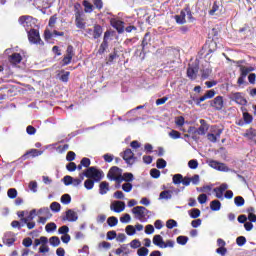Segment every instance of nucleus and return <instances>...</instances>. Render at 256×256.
I'll return each mask as SVG.
<instances>
[{
    "label": "nucleus",
    "instance_id": "774afa93",
    "mask_svg": "<svg viewBox=\"0 0 256 256\" xmlns=\"http://www.w3.org/2000/svg\"><path fill=\"white\" fill-rule=\"evenodd\" d=\"M22 245L24 247H31V245H33V239H31L30 237L24 238L22 241Z\"/></svg>",
    "mask_w": 256,
    "mask_h": 256
},
{
    "label": "nucleus",
    "instance_id": "e2e57ef3",
    "mask_svg": "<svg viewBox=\"0 0 256 256\" xmlns=\"http://www.w3.org/2000/svg\"><path fill=\"white\" fill-rule=\"evenodd\" d=\"M130 247L132 249H139L141 247V241L139 239H134L130 242Z\"/></svg>",
    "mask_w": 256,
    "mask_h": 256
},
{
    "label": "nucleus",
    "instance_id": "3c124183",
    "mask_svg": "<svg viewBox=\"0 0 256 256\" xmlns=\"http://www.w3.org/2000/svg\"><path fill=\"white\" fill-rule=\"evenodd\" d=\"M137 255L138 256H148L149 255V250L146 247H139L137 250Z\"/></svg>",
    "mask_w": 256,
    "mask_h": 256
},
{
    "label": "nucleus",
    "instance_id": "7c9ffc66",
    "mask_svg": "<svg viewBox=\"0 0 256 256\" xmlns=\"http://www.w3.org/2000/svg\"><path fill=\"white\" fill-rule=\"evenodd\" d=\"M82 5L86 13H93V4L87 0H83Z\"/></svg>",
    "mask_w": 256,
    "mask_h": 256
},
{
    "label": "nucleus",
    "instance_id": "f3484780",
    "mask_svg": "<svg viewBox=\"0 0 256 256\" xmlns=\"http://www.w3.org/2000/svg\"><path fill=\"white\" fill-rule=\"evenodd\" d=\"M111 191V188L109 187V182L107 181H102L99 184V193L101 195H107Z\"/></svg>",
    "mask_w": 256,
    "mask_h": 256
},
{
    "label": "nucleus",
    "instance_id": "b1692460",
    "mask_svg": "<svg viewBox=\"0 0 256 256\" xmlns=\"http://www.w3.org/2000/svg\"><path fill=\"white\" fill-rule=\"evenodd\" d=\"M75 23L78 29H85V23L81 19V12L79 11L75 14Z\"/></svg>",
    "mask_w": 256,
    "mask_h": 256
},
{
    "label": "nucleus",
    "instance_id": "f704fd0d",
    "mask_svg": "<svg viewBox=\"0 0 256 256\" xmlns=\"http://www.w3.org/2000/svg\"><path fill=\"white\" fill-rule=\"evenodd\" d=\"M45 231L47 233H53V231H57V224H55V222H49L45 226Z\"/></svg>",
    "mask_w": 256,
    "mask_h": 256
},
{
    "label": "nucleus",
    "instance_id": "a18cd8bd",
    "mask_svg": "<svg viewBox=\"0 0 256 256\" xmlns=\"http://www.w3.org/2000/svg\"><path fill=\"white\" fill-rule=\"evenodd\" d=\"M157 169H165L167 167V161L163 158H159L156 162Z\"/></svg>",
    "mask_w": 256,
    "mask_h": 256
},
{
    "label": "nucleus",
    "instance_id": "423d86ee",
    "mask_svg": "<svg viewBox=\"0 0 256 256\" xmlns=\"http://www.w3.org/2000/svg\"><path fill=\"white\" fill-rule=\"evenodd\" d=\"M209 166L212 167V169H216V171H223L224 173L231 171L225 163L218 162L217 160H210Z\"/></svg>",
    "mask_w": 256,
    "mask_h": 256
},
{
    "label": "nucleus",
    "instance_id": "412c9836",
    "mask_svg": "<svg viewBox=\"0 0 256 256\" xmlns=\"http://www.w3.org/2000/svg\"><path fill=\"white\" fill-rule=\"evenodd\" d=\"M149 45H151V33H146L141 43L142 51H145Z\"/></svg>",
    "mask_w": 256,
    "mask_h": 256
},
{
    "label": "nucleus",
    "instance_id": "0e129e2a",
    "mask_svg": "<svg viewBox=\"0 0 256 256\" xmlns=\"http://www.w3.org/2000/svg\"><path fill=\"white\" fill-rule=\"evenodd\" d=\"M66 169L67 171H70V173H73V171H77V164H75V162H69L66 165Z\"/></svg>",
    "mask_w": 256,
    "mask_h": 256
},
{
    "label": "nucleus",
    "instance_id": "49530a36",
    "mask_svg": "<svg viewBox=\"0 0 256 256\" xmlns=\"http://www.w3.org/2000/svg\"><path fill=\"white\" fill-rule=\"evenodd\" d=\"M150 176L152 179H159V177H161V171L157 168H153L150 170Z\"/></svg>",
    "mask_w": 256,
    "mask_h": 256
},
{
    "label": "nucleus",
    "instance_id": "20e7f679",
    "mask_svg": "<svg viewBox=\"0 0 256 256\" xmlns=\"http://www.w3.org/2000/svg\"><path fill=\"white\" fill-rule=\"evenodd\" d=\"M131 211L133 215H135V219L141 223H147V218H145V206H136Z\"/></svg>",
    "mask_w": 256,
    "mask_h": 256
},
{
    "label": "nucleus",
    "instance_id": "052dcab7",
    "mask_svg": "<svg viewBox=\"0 0 256 256\" xmlns=\"http://www.w3.org/2000/svg\"><path fill=\"white\" fill-rule=\"evenodd\" d=\"M120 249H122V256H127L131 253V250L129 249V244H123L120 246Z\"/></svg>",
    "mask_w": 256,
    "mask_h": 256
},
{
    "label": "nucleus",
    "instance_id": "f03ea898",
    "mask_svg": "<svg viewBox=\"0 0 256 256\" xmlns=\"http://www.w3.org/2000/svg\"><path fill=\"white\" fill-rule=\"evenodd\" d=\"M238 68L240 70V76L238 77L237 84L240 86L245 85V83H247L245 81V79H247V76L250 73H253V71H255V67H253V66L247 67L244 65H238Z\"/></svg>",
    "mask_w": 256,
    "mask_h": 256
},
{
    "label": "nucleus",
    "instance_id": "393cba45",
    "mask_svg": "<svg viewBox=\"0 0 256 256\" xmlns=\"http://www.w3.org/2000/svg\"><path fill=\"white\" fill-rule=\"evenodd\" d=\"M242 119L244 120V123H246V125H251V123H253V115L247 112V109L242 112Z\"/></svg>",
    "mask_w": 256,
    "mask_h": 256
},
{
    "label": "nucleus",
    "instance_id": "58836bf2",
    "mask_svg": "<svg viewBox=\"0 0 256 256\" xmlns=\"http://www.w3.org/2000/svg\"><path fill=\"white\" fill-rule=\"evenodd\" d=\"M125 231H126V235H129V237H133V235H135V233H137V230L135 229V226H133V225L126 226Z\"/></svg>",
    "mask_w": 256,
    "mask_h": 256
},
{
    "label": "nucleus",
    "instance_id": "4d7b16f0",
    "mask_svg": "<svg viewBox=\"0 0 256 256\" xmlns=\"http://www.w3.org/2000/svg\"><path fill=\"white\" fill-rule=\"evenodd\" d=\"M58 235H69V226L63 225L58 229Z\"/></svg>",
    "mask_w": 256,
    "mask_h": 256
},
{
    "label": "nucleus",
    "instance_id": "4be33fe9",
    "mask_svg": "<svg viewBox=\"0 0 256 256\" xmlns=\"http://www.w3.org/2000/svg\"><path fill=\"white\" fill-rule=\"evenodd\" d=\"M37 215H43L42 217H47V219H51V217H53V214H51V210L49 209V207L40 208L37 211Z\"/></svg>",
    "mask_w": 256,
    "mask_h": 256
},
{
    "label": "nucleus",
    "instance_id": "9d476101",
    "mask_svg": "<svg viewBox=\"0 0 256 256\" xmlns=\"http://www.w3.org/2000/svg\"><path fill=\"white\" fill-rule=\"evenodd\" d=\"M79 219V215L73 209H68L65 215L62 216V221H69L70 223H75Z\"/></svg>",
    "mask_w": 256,
    "mask_h": 256
},
{
    "label": "nucleus",
    "instance_id": "a19ab883",
    "mask_svg": "<svg viewBox=\"0 0 256 256\" xmlns=\"http://www.w3.org/2000/svg\"><path fill=\"white\" fill-rule=\"evenodd\" d=\"M229 189V185L227 183H222L219 187H216L213 189L214 193H217V191H221V193H225Z\"/></svg>",
    "mask_w": 256,
    "mask_h": 256
},
{
    "label": "nucleus",
    "instance_id": "2f4dec72",
    "mask_svg": "<svg viewBox=\"0 0 256 256\" xmlns=\"http://www.w3.org/2000/svg\"><path fill=\"white\" fill-rule=\"evenodd\" d=\"M49 243L52 247H59L61 245V239L58 236H52L49 238Z\"/></svg>",
    "mask_w": 256,
    "mask_h": 256
},
{
    "label": "nucleus",
    "instance_id": "69168bd1",
    "mask_svg": "<svg viewBox=\"0 0 256 256\" xmlns=\"http://www.w3.org/2000/svg\"><path fill=\"white\" fill-rule=\"evenodd\" d=\"M208 197H207V194H200L199 196H198V202L200 203V205H205V203H207V201H208Z\"/></svg>",
    "mask_w": 256,
    "mask_h": 256
},
{
    "label": "nucleus",
    "instance_id": "c756f323",
    "mask_svg": "<svg viewBox=\"0 0 256 256\" xmlns=\"http://www.w3.org/2000/svg\"><path fill=\"white\" fill-rule=\"evenodd\" d=\"M172 183L174 185H181L183 183V175L182 174H174L172 176Z\"/></svg>",
    "mask_w": 256,
    "mask_h": 256
},
{
    "label": "nucleus",
    "instance_id": "c9c22d12",
    "mask_svg": "<svg viewBox=\"0 0 256 256\" xmlns=\"http://www.w3.org/2000/svg\"><path fill=\"white\" fill-rule=\"evenodd\" d=\"M123 178H124L125 183H131L132 181L135 180V176L131 172H125L123 174Z\"/></svg>",
    "mask_w": 256,
    "mask_h": 256
},
{
    "label": "nucleus",
    "instance_id": "1a4fd4ad",
    "mask_svg": "<svg viewBox=\"0 0 256 256\" xmlns=\"http://www.w3.org/2000/svg\"><path fill=\"white\" fill-rule=\"evenodd\" d=\"M229 99L231 101H234L238 105H247V99L243 97V94L241 92H235L229 94Z\"/></svg>",
    "mask_w": 256,
    "mask_h": 256
},
{
    "label": "nucleus",
    "instance_id": "ddd939ff",
    "mask_svg": "<svg viewBox=\"0 0 256 256\" xmlns=\"http://www.w3.org/2000/svg\"><path fill=\"white\" fill-rule=\"evenodd\" d=\"M16 241H17V238L15 237V233L7 232L4 235V243H6L7 247H13Z\"/></svg>",
    "mask_w": 256,
    "mask_h": 256
},
{
    "label": "nucleus",
    "instance_id": "dca6fc26",
    "mask_svg": "<svg viewBox=\"0 0 256 256\" xmlns=\"http://www.w3.org/2000/svg\"><path fill=\"white\" fill-rule=\"evenodd\" d=\"M31 21H33V17L27 15L20 16L18 19V23L22 25V27H29V25H31Z\"/></svg>",
    "mask_w": 256,
    "mask_h": 256
},
{
    "label": "nucleus",
    "instance_id": "e433bc0d",
    "mask_svg": "<svg viewBox=\"0 0 256 256\" xmlns=\"http://www.w3.org/2000/svg\"><path fill=\"white\" fill-rule=\"evenodd\" d=\"M234 204L236 205V207H243V205H245V198H243L242 196H236L234 198Z\"/></svg>",
    "mask_w": 256,
    "mask_h": 256
},
{
    "label": "nucleus",
    "instance_id": "7ed1b4c3",
    "mask_svg": "<svg viewBox=\"0 0 256 256\" xmlns=\"http://www.w3.org/2000/svg\"><path fill=\"white\" fill-rule=\"evenodd\" d=\"M87 170H90L88 179H92L96 183H99L105 177V174L103 173V170L97 168V166H91L87 168Z\"/></svg>",
    "mask_w": 256,
    "mask_h": 256
},
{
    "label": "nucleus",
    "instance_id": "8fccbe9b",
    "mask_svg": "<svg viewBox=\"0 0 256 256\" xmlns=\"http://www.w3.org/2000/svg\"><path fill=\"white\" fill-rule=\"evenodd\" d=\"M245 243H247V238H245V236H238L236 238V245H238V247H243Z\"/></svg>",
    "mask_w": 256,
    "mask_h": 256
},
{
    "label": "nucleus",
    "instance_id": "680f3d73",
    "mask_svg": "<svg viewBox=\"0 0 256 256\" xmlns=\"http://www.w3.org/2000/svg\"><path fill=\"white\" fill-rule=\"evenodd\" d=\"M120 222L125 224L131 223V215L128 213L124 214L123 216L120 217Z\"/></svg>",
    "mask_w": 256,
    "mask_h": 256
},
{
    "label": "nucleus",
    "instance_id": "4468645a",
    "mask_svg": "<svg viewBox=\"0 0 256 256\" xmlns=\"http://www.w3.org/2000/svg\"><path fill=\"white\" fill-rule=\"evenodd\" d=\"M199 73V66H189L187 68V77L191 79V81H195L197 79V74Z\"/></svg>",
    "mask_w": 256,
    "mask_h": 256
},
{
    "label": "nucleus",
    "instance_id": "09e8293b",
    "mask_svg": "<svg viewBox=\"0 0 256 256\" xmlns=\"http://www.w3.org/2000/svg\"><path fill=\"white\" fill-rule=\"evenodd\" d=\"M178 226V223L175 219H169L166 221V227L167 229H175V227Z\"/></svg>",
    "mask_w": 256,
    "mask_h": 256
},
{
    "label": "nucleus",
    "instance_id": "c03bdc74",
    "mask_svg": "<svg viewBox=\"0 0 256 256\" xmlns=\"http://www.w3.org/2000/svg\"><path fill=\"white\" fill-rule=\"evenodd\" d=\"M60 201L63 205H69L71 203V195L64 194L61 196Z\"/></svg>",
    "mask_w": 256,
    "mask_h": 256
},
{
    "label": "nucleus",
    "instance_id": "bb28decb",
    "mask_svg": "<svg viewBox=\"0 0 256 256\" xmlns=\"http://www.w3.org/2000/svg\"><path fill=\"white\" fill-rule=\"evenodd\" d=\"M210 209L211 211H221V201L218 199L212 200L210 202Z\"/></svg>",
    "mask_w": 256,
    "mask_h": 256
},
{
    "label": "nucleus",
    "instance_id": "0eeeda50",
    "mask_svg": "<svg viewBox=\"0 0 256 256\" xmlns=\"http://www.w3.org/2000/svg\"><path fill=\"white\" fill-rule=\"evenodd\" d=\"M210 107H213L216 111H221L225 107V101L223 96H216L213 100L210 101Z\"/></svg>",
    "mask_w": 256,
    "mask_h": 256
},
{
    "label": "nucleus",
    "instance_id": "338daca9",
    "mask_svg": "<svg viewBox=\"0 0 256 256\" xmlns=\"http://www.w3.org/2000/svg\"><path fill=\"white\" fill-rule=\"evenodd\" d=\"M28 187L30 189V191H32V193H37V181H30L28 184Z\"/></svg>",
    "mask_w": 256,
    "mask_h": 256
},
{
    "label": "nucleus",
    "instance_id": "79ce46f5",
    "mask_svg": "<svg viewBox=\"0 0 256 256\" xmlns=\"http://www.w3.org/2000/svg\"><path fill=\"white\" fill-rule=\"evenodd\" d=\"M189 241V237L187 236H178L176 239V242L178 243V245H187V242Z\"/></svg>",
    "mask_w": 256,
    "mask_h": 256
},
{
    "label": "nucleus",
    "instance_id": "37998d69",
    "mask_svg": "<svg viewBox=\"0 0 256 256\" xmlns=\"http://www.w3.org/2000/svg\"><path fill=\"white\" fill-rule=\"evenodd\" d=\"M62 75L60 76V81L62 83H67L69 81V76L71 75V72L62 70Z\"/></svg>",
    "mask_w": 256,
    "mask_h": 256
},
{
    "label": "nucleus",
    "instance_id": "de8ad7c7",
    "mask_svg": "<svg viewBox=\"0 0 256 256\" xmlns=\"http://www.w3.org/2000/svg\"><path fill=\"white\" fill-rule=\"evenodd\" d=\"M73 179L74 178L72 176L66 175L62 178V182L66 187H69V185H72Z\"/></svg>",
    "mask_w": 256,
    "mask_h": 256
},
{
    "label": "nucleus",
    "instance_id": "bf43d9fd",
    "mask_svg": "<svg viewBox=\"0 0 256 256\" xmlns=\"http://www.w3.org/2000/svg\"><path fill=\"white\" fill-rule=\"evenodd\" d=\"M29 155H31V157H37V149H31V150L27 151L22 156V159H27V157H29Z\"/></svg>",
    "mask_w": 256,
    "mask_h": 256
},
{
    "label": "nucleus",
    "instance_id": "603ef678",
    "mask_svg": "<svg viewBox=\"0 0 256 256\" xmlns=\"http://www.w3.org/2000/svg\"><path fill=\"white\" fill-rule=\"evenodd\" d=\"M244 137H248V139H253V137H256V130L253 128L246 130Z\"/></svg>",
    "mask_w": 256,
    "mask_h": 256
},
{
    "label": "nucleus",
    "instance_id": "6e6d98bb",
    "mask_svg": "<svg viewBox=\"0 0 256 256\" xmlns=\"http://www.w3.org/2000/svg\"><path fill=\"white\" fill-rule=\"evenodd\" d=\"M81 165L85 167V169H89L91 167V159L84 157L80 161Z\"/></svg>",
    "mask_w": 256,
    "mask_h": 256
},
{
    "label": "nucleus",
    "instance_id": "aec40b11",
    "mask_svg": "<svg viewBox=\"0 0 256 256\" xmlns=\"http://www.w3.org/2000/svg\"><path fill=\"white\" fill-rule=\"evenodd\" d=\"M152 243L156 245V247H160V249H163V245L165 244V241L163 240V236L156 234L153 237Z\"/></svg>",
    "mask_w": 256,
    "mask_h": 256
},
{
    "label": "nucleus",
    "instance_id": "6ab92c4d",
    "mask_svg": "<svg viewBox=\"0 0 256 256\" xmlns=\"http://www.w3.org/2000/svg\"><path fill=\"white\" fill-rule=\"evenodd\" d=\"M9 61L13 65H19V63L23 61V57L21 56L20 53H13L12 55L9 56Z\"/></svg>",
    "mask_w": 256,
    "mask_h": 256
},
{
    "label": "nucleus",
    "instance_id": "5701e85b",
    "mask_svg": "<svg viewBox=\"0 0 256 256\" xmlns=\"http://www.w3.org/2000/svg\"><path fill=\"white\" fill-rule=\"evenodd\" d=\"M160 200L169 201V199H173V191L171 190H164L159 194Z\"/></svg>",
    "mask_w": 256,
    "mask_h": 256
},
{
    "label": "nucleus",
    "instance_id": "5fc2aeb1",
    "mask_svg": "<svg viewBox=\"0 0 256 256\" xmlns=\"http://www.w3.org/2000/svg\"><path fill=\"white\" fill-rule=\"evenodd\" d=\"M168 135L171 139H181V132L177 130H171Z\"/></svg>",
    "mask_w": 256,
    "mask_h": 256
},
{
    "label": "nucleus",
    "instance_id": "f8f14e48",
    "mask_svg": "<svg viewBox=\"0 0 256 256\" xmlns=\"http://www.w3.org/2000/svg\"><path fill=\"white\" fill-rule=\"evenodd\" d=\"M125 202L123 201H114L111 205H110V209L111 211H114V213H122V211H125Z\"/></svg>",
    "mask_w": 256,
    "mask_h": 256
},
{
    "label": "nucleus",
    "instance_id": "6e6552de",
    "mask_svg": "<svg viewBox=\"0 0 256 256\" xmlns=\"http://www.w3.org/2000/svg\"><path fill=\"white\" fill-rule=\"evenodd\" d=\"M28 39L30 43H33L34 45L41 44V36L39 34V30L31 29L28 32Z\"/></svg>",
    "mask_w": 256,
    "mask_h": 256
},
{
    "label": "nucleus",
    "instance_id": "39448f33",
    "mask_svg": "<svg viewBox=\"0 0 256 256\" xmlns=\"http://www.w3.org/2000/svg\"><path fill=\"white\" fill-rule=\"evenodd\" d=\"M122 159L125 160V163L127 165H133L135 163V153H133V150L131 148H127L124 152L121 154Z\"/></svg>",
    "mask_w": 256,
    "mask_h": 256
},
{
    "label": "nucleus",
    "instance_id": "9b49d317",
    "mask_svg": "<svg viewBox=\"0 0 256 256\" xmlns=\"http://www.w3.org/2000/svg\"><path fill=\"white\" fill-rule=\"evenodd\" d=\"M110 25L111 27H113V29H116L117 33H119L120 35L125 31V22H123L122 20L112 18L110 20Z\"/></svg>",
    "mask_w": 256,
    "mask_h": 256
},
{
    "label": "nucleus",
    "instance_id": "cd10ccee",
    "mask_svg": "<svg viewBox=\"0 0 256 256\" xmlns=\"http://www.w3.org/2000/svg\"><path fill=\"white\" fill-rule=\"evenodd\" d=\"M188 215L191 219H198V217H201V210L199 208H193L188 211Z\"/></svg>",
    "mask_w": 256,
    "mask_h": 256
},
{
    "label": "nucleus",
    "instance_id": "2eb2a0df",
    "mask_svg": "<svg viewBox=\"0 0 256 256\" xmlns=\"http://www.w3.org/2000/svg\"><path fill=\"white\" fill-rule=\"evenodd\" d=\"M200 126L198 129H196L195 133L196 135H205V133H207V131H209V125H207V121H205L204 119H200Z\"/></svg>",
    "mask_w": 256,
    "mask_h": 256
},
{
    "label": "nucleus",
    "instance_id": "13d9d810",
    "mask_svg": "<svg viewBox=\"0 0 256 256\" xmlns=\"http://www.w3.org/2000/svg\"><path fill=\"white\" fill-rule=\"evenodd\" d=\"M188 167L189 169H197V167H199V161H197V159L189 160Z\"/></svg>",
    "mask_w": 256,
    "mask_h": 256
},
{
    "label": "nucleus",
    "instance_id": "a878e982",
    "mask_svg": "<svg viewBox=\"0 0 256 256\" xmlns=\"http://www.w3.org/2000/svg\"><path fill=\"white\" fill-rule=\"evenodd\" d=\"M94 39H99L103 35V26L95 24L94 27Z\"/></svg>",
    "mask_w": 256,
    "mask_h": 256
},
{
    "label": "nucleus",
    "instance_id": "473e14b6",
    "mask_svg": "<svg viewBox=\"0 0 256 256\" xmlns=\"http://www.w3.org/2000/svg\"><path fill=\"white\" fill-rule=\"evenodd\" d=\"M108 48H109V42L103 40L98 49V55H103V53H105V51H107Z\"/></svg>",
    "mask_w": 256,
    "mask_h": 256
},
{
    "label": "nucleus",
    "instance_id": "a211bd4d",
    "mask_svg": "<svg viewBox=\"0 0 256 256\" xmlns=\"http://www.w3.org/2000/svg\"><path fill=\"white\" fill-rule=\"evenodd\" d=\"M185 17H187V14H185V10H181L179 15L174 16L175 21L178 25H185L187 23Z\"/></svg>",
    "mask_w": 256,
    "mask_h": 256
},
{
    "label": "nucleus",
    "instance_id": "ea45409f",
    "mask_svg": "<svg viewBox=\"0 0 256 256\" xmlns=\"http://www.w3.org/2000/svg\"><path fill=\"white\" fill-rule=\"evenodd\" d=\"M121 188L125 193H131V191H133V184H131V182H126L122 184Z\"/></svg>",
    "mask_w": 256,
    "mask_h": 256
},
{
    "label": "nucleus",
    "instance_id": "4c0bfd02",
    "mask_svg": "<svg viewBox=\"0 0 256 256\" xmlns=\"http://www.w3.org/2000/svg\"><path fill=\"white\" fill-rule=\"evenodd\" d=\"M50 209L53 213H59V211H61V204L59 202H52Z\"/></svg>",
    "mask_w": 256,
    "mask_h": 256
},
{
    "label": "nucleus",
    "instance_id": "864d4df0",
    "mask_svg": "<svg viewBox=\"0 0 256 256\" xmlns=\"http://www.w3.org/2000/svg\"><path fill=\"white\" fill-rule=\"evenodd\" d=\"M7 196L9 197V199H16L17 198V189H15V188L8 189Z\"/></svg>",
    "mask_w": 256,
    "mask_h": 256
},
{
    "label": "nucleus",
    "instance_id": "c85d7f7f",
    "mask_svg": "<svg viewBox=\"0 0 256 256\" xmlns=\"http://www.w3.org/2000/svg\"><path fill=\"white\" fill-rule=\"evenodd\" d=\"M95 183H97L95 180L88 178L84 181V187L87 191H91L95 187Z\"/></svg>",
    "mask_w": 256,
    "mask_h": 256
},
{
    "label": "nucleus",
    "instance_id": "72a5a7b5",
    "mask_svg": "<svg viewBox=\"0 0 256 256\" xmlns=\"http://www.w3.org/2000/svg\"><path fill=\"white\" fill-rule=\"evenodd\" d=\"M119 223V219L115 216H110L107 218V225L109 227H116V225Z\"/></svg>",
    "mask_w": 256,
    "mask_h": 256
},
{
    "label": "nucleus",
    "instance_id": "f257e3e1",
    "mask_svg": "<svg viewBox=\"0 0 256 256\" xmlns=\"http://www.w3.org/2000/svg\"><path fill=\"white\" fill-rule=\"evenodd\" d=\"M107 179H109V181H115L118 184L123 183V181H125L123 178V169L112 166L107 173Z\"/></svg>",
    "mask_w": 256,
    "mask_h": 256
}]
</instances>
